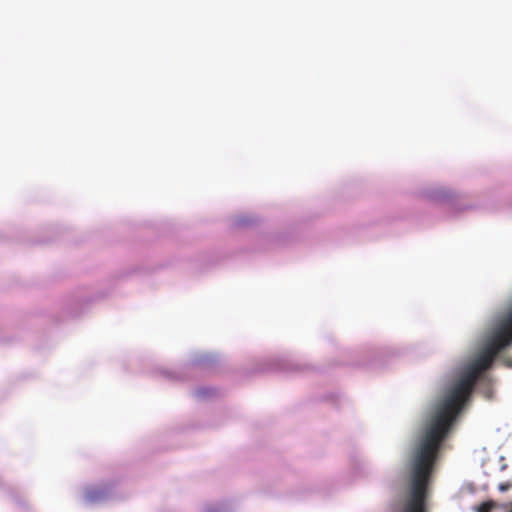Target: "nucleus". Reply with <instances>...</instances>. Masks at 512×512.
I'll use <instances>...</instances> for the list:
<instances>
[{
    "mask_svg": "<svg viewBox=\"0 0 512 512\" xmlns=\"http://www.w3.org/2000/svg\"><path fill=\"white\" fill-rule=\"evenodd\" d=\"M508 488H509V485H507V484H501V485L499 486V489H500L501 491H506Z\"/></svg>",
    "mask_w": 512,
    "mask_h": 512,
    "instance_id": "3",
    "label": "nucleus"
},
{
    "mask_svg": "<svg viewBox=\"0 0 512 512\" xmlns=\"http://www.w3.org/2000/svg\"><path fill=\"white\" fill-rule=\"evenodd\" d=\"M509 512H512V502L510 503V511Z\"/></svg>",
    "mask_w": 512,
    "mask_h": 512,
    "instance_id": "4",
    "label": "nucleus"
},
{
    "mask_svg": "<svg viewBox=\"0 0 512 512\" xmlns=\"http://www.w3.org/2000/svg\"><path fill=\"white\" fill-rule=\"evenodd\" d=\"M504 362L507 367H512V358L511 357L505 358Z\"/></svg>",
    "mask_w": 512,
    "mask_h": 512,
    "instance_id": "2",
    "label": "nucleus"
},
{
    "mask_svg": "<svg viewBox=\"0 0 512 512\" xmlns=\"http://www.w3.org/2000/svg\"><path fill=\"white\" fill-rule=\"evenodd\" d=\"M497 504L493 500H489L481 503L475 508L476 512H492L496 508Z\"/></svg>",
    "mask_w": 512,
    "mask_h": 512,
    "instance_id": "1",
    "label": "nucleus"
}]
</instances>
